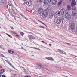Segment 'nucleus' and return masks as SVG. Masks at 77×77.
<instances>
[{"instance_id": "nucleus-33", "label": "nucleus", "mask_w": 77, "mask_h": 77, "mask_svg": "<svg viewBox=\"0 0 77 77\" xmlns=\"http://www.w3.org/2000/svg\"><path fill=\"white\" fill-rule=\"evenodd\" d=\"M6 35H7V36H9V37L11 38V35H9V34L6 33Z\"/></svg>"}, {"instance_id": "nucleus-43", "label": "nucleus", "mask_w": 77, "mask_h": 77, "mask_svg": "<svg viewBox=\"0 0 77 77\" xmlns=\"http://www.w3.org/2000/svg\"><path fill=\"white\" fill-rule=\"evenodd\" d=\"M34 48V49H37V48H35V47H33L32 48Z\"/></svg>"}, {"instance_id": "nucleus-11", "label": "nucleus", "mask_w": 77, "mask_h": 77, "mask_svg": "<svg viewBox=\"0 0 77 77\" xmlns=\"http://www.w3.org/2000/svg\"><path fill=\"white\" fill-rule=\"evenodd\" d=\"M38 12L39 14H41V13H42V12H43V9L41 8H40L38 10Z\"/></svg>"}, {"instance_id": "nucleus-58", "label": "nucleus", "mask_w": 77, "mask_h": 77, "mask_svg": "<svg viewBox=\"0 0 77 77\" xmlns=\"http://www.w3.org/2000/svg\"><path fill=\"white\" fill-rule=\"evenodd\" d=\"M32 34H33V33H32V32H30Z\"/></svg>"}, {"instance_id": "nucleus-25", "label": "nucleus", "mask_w": 77, "mask_h": 77, "mask_svg": "<svg viewBox=\"0 0 77 77\" xmlns=\"http://www.w3.org/2000/svg\"><path fill=\"white\" fill-rule=\"evenodd\" d=\"M57 15H59V14H60V12H57L55 13Z\"/></svg>"}, {"instance_id": "nucleus-53", "label": "nucleus", "mask_w": 77, "mask_h": 77, "mask_svg": "<svg viewBox=\"0 0 77 77\" xmlns=\"http://www.w3.org/2000/svg\"><path fill=\"white\" fill-rule=\"evenodd\" d=\"M24 2H25L26 0H22Z\"/></svg>"}, {"instance_id": "nucleus-12", "label": "nucleus", "mask_w": 77, "mask_h": 77, "mask_svg": "<svg viewBox=\"0 0 77 77\" xmlns=\"http://www.w3.org/2000/svg\"><path fill=\"white\" fill-rule=\"evenodd\" d=\"M32 4V1H28L26 2V5L28 6H30Z\"/></svg>"}, {"instance_id": "nucleus-21", "label": "nucleus", "mask_w": 77, "mask_h": 77, "mask_svg": "<svg viewBox=\"0 0 77 77\" xmlns=\"http://www.w3.org/2000/svg\"><path fill=\"white\" fill-rule=\"evenodd\" d=\"M0 71L2 72V73H3L4 72H5V69H1Z\"/></svg>"}, {"instance_id": "nucleus-37", "label": "nucleus", "mask_w": 77, "mask_h": 77, "mask_svg": "<svg viewBox=\"0 0 77 77\" xmlns=\"http://www.w3.org/2000/svg\"><path fill=\"white\" fill-rule=\"evenodd\" d=\"M2 77H6V76H5V75H2Z\"/></svg>"}, {"instance_id": "nucleus-8", "label": "nucleus", "mask_w": 77, "mask_h": 77, "mask_svg": "<svg viewBox=\"0 0 77 77\" xmlns=\"http://www.w3.org/2000/svg\"><path fill=\"white\" fill-rule=\"evenodd\" d=\"M8 11L11 14H15V12H14V10L13 9H11L10 8H9Z\"/></svg>"}, {"instance_id": "nucleus-9", "label": "nucleus", "mask_w": 77, "mask_h": 77, "mask_svg": "<svg viewBox=\"0 0 77 77\" xmlns=\"http://www.w3.org/2000/svg\"><path fill=\"white\" fill-rule=\"evenodd\" d=\"M74 23H71V25L70 26V28L71 30H73L74 29Z\"/></svg>"}, {"instance_id": "nucleus-17", "label": "nucleus", "mask_w": 77, "mask_h": 77, "mask_svg": "<svg viewBox=\"0 0 77 77\" xmlns=\"http://www.w3.org/2000/svg\"><path fill=\"white\" fill-rule=\"evenodd\" d=\"M67 8L68 11H70V10H71V5H67Z\"/></svg>"}, {"instance_id": "nucleus-20", "label": "nucleus", "mask_w": 77, "mask_h": 77, "mask_svg": "<svg viewBox=\"0 0 77 77\" xmlns=\"http://www.w3.org/2000/svg\"><path fill=\"white\" fill-rule=\"evenodd\" d=\"M43 2L42 0H38L37 2L38 3H41Z\"/></svg>"}, {"instance_id": "nucleus-63", "label": "nucleus", "mask_w": 77, "mask_h": 77, "mask_svg": "<svg viewBox=\"0 0 77 77\" xmlns=\"http://www.w3.org/2000/svg\"><path fill=\"white\" fill-rule=\"evenodd\" d=\"M22 67L23 68V67Z\"/></svg>"}, {"instance_id": "nucleus-15", "label": "nucleus", "mask_w": 77, "mask_h": 77, "mask_svg": "<svg viewBox=\"0 0 77 77\" xmlns=\"http://www.w3.org/2000/svg\"><path fill=\"white\" fill-rule=\"evenodd\" d=\"M56 3H57V0H52V5H56Z\"/></svg>"}, {"instance_id": "nucleus-2", "label": "nucleus", "mask_w": 77, "mask_h": 77, "mask_svg": "<svg viewBox=\"0 0 77 77\" xmlns=\"http://www.w3.org/2000/svg\"><path fill=\"white\" fill-rule=\"evenodd\" d=\"M48 15V13L45 11H44L40 15V17L43 18H46Z\"/></svg>"}, {"instance_id": "nucleus-32", "label": "nucleus", "mask_w": 77, "mask_h": 77, "mask_svg": "<svg viewBox=\"0 0 77 77\" xmlns=\"http://www.w3.org/2000/svg\"><path fill=\"white\" fill-rule=\"evenodd\" d=\"M8 53H11V54H12V53H11V50H9L8 51Z\"/></svg>"}, {"instance_id": "nucleus-52", "label": "nucleus", "mask_w": 77, "mask_h": 77, "mask_svg": "<svg viewBox=\"0 0 77 77\" xmlns=\"http://www.w3.org/2000/svg\"><path fill=\"white\" fill-rule=\"evenodd\" d=\"M2 73H3L2 72H0V74H2Z\"/></svg>"}, {"instance_id": "nucleus-51", "label": "nucleus", "mask_w": 77, "mask_h": 77, "mask_svg": "<svg viewBox=\"0 0 77 77\" xmlns=\"http://www.w3.org/2000/svg\"><path fill=\"white\" fill-rule=\"evenodd\" d=\"M42 42H43V43H44V41H42Z\"/></svg>"}, {"instance_id": "nucleus-54", "label": "nucleus", "mask_w": 77, "mask_h": 77, "mask_svg": "<svg viewBox=\"0 0 77 77\" xmlns=\"http://www.w3.org/2000/svg\"><path fill=\"white\" fill-rule=\"evenodd\" d=\"M21 49H23V47H21Z\"/></svg>"}, {"instance_id": "nucleus-31", "label": "nucleus", "mask_w": 77, "mask_h": 77, "mask_svg": "<svg viewBox=\"0 0 77 77\" xmlns=\"http://www.w3.org/2000/svg\"><path fill=\"white\" fill-rule=\"evenodd\" d=\"M72 9L73 10H75L76 9V8H75V7H73L72 8Z\"/></svg>"}, {"instance_id": "nucleus-55", "label": "nucleus", "mask_w": 77, "mask_h": 77, "mask_svg": "<svg viewBox=\"0 0 77 77\" xmlns=\"http://www.w3.org/2000/svg\"><path fill=\"white\" fill-rule=\"evenodd\" d=\"M49 40H50L51 41H53V42H54V41H53L52 40H50V39H49Z\"/></svg>"}, {"instance_id": "nucleus-45", "label": "nucleus", "mask_w": 77, "mask_h": 77, "mask_svg": "<svg viewBox=\"0 0 77 77\" xmlns=\"http://www.w3.org/2000/svg\"><path fill=\"white\" fill-rule=\"evenodd\" d=\"M20 15H21V16H22V17H23V16H24V15H23V14H20Z\"/></svg>"}, {"instance_id": "nucleus-35", "label": "nucleus", "mask_w": 77, "mask_h": 77, "mask_svg": "<svg viewBox=\"0 0 77 77\" xmlns=\"http://www.w3.org/2000/svg\"><path fill=\"white\" fill-rule=\"evenodd\" d=\"M25 73H26V74H28V72H27V71H25Z\"/></svg>"}, {"instance_id": "nucleus-39", "label": "nucleus", "mask_w": 77, "mask_h": 77, "mask_svg": "<svg viewBox=\"0 0 77 77\" xmlns=\"http://www.w3.org/2000/svg\"><path fill=\"white\" fill-rule=\"evenodd\" d=\"M42 23L43 24H44V25H45V26H46V25L44 24V23L43 22H42Z\"/></svg>"}, {"instance_id": "nucleus-10", "label": "nucleus", "mask_w": 77, "mask_h": 77, "mask_svg": "<svg viewBox=\"0 0 77 77\" xmlns=\"http://www.w3.org/2000/svg\"><path fill=\"white\" fill-rule=\"evenodd\" d=\"M29 39H36V38L32 35L29 36Z\"/></svg>"}, {"instance_id": "nucleus-60", "label": "nucleus", "mask_w": 77, "mask_h": 77, "mask_svg": "<svg viewBox=\"0 0 77 77\" xmlns=\"http://www.w3.org/2000/svg\"><path fill=\"white\" fill-rule=\"evenodd\" d=\"M75 57H77V56H75Z\"/></svg>"}, {"instance_id": "nucleus-40", "label": "nucleus", "mask_w": 77, "mask_h": 77, "mask_svg": "<svg viewBox=\"0 0 77 77\" xmlns=\"http://www.w3.org/2000/svg\"><path fill=\"white\" fill-rule=\"evenodd\" d=\"M66 44H68V45H71V44L70 43H66Z\"/></svg>"}, {"instance_id": "nucleus-57", "label": "nucleus", "mask_w": 77, "mask_h": 77, "mask_svg": "<svg viewBox=\"0 0 77 77\" xmlns=\"http://www.w3.org/2000/svg\"><path fill=\"white\" fill-rule=\"evenodd\" d=\"M0 68H2V66H0Z\"/></svg>"}, {"instance_id": "nucleus-1", "label": "nucleus", "mask_w": 77, "mask_h": 77, "mask_svg": "<svg viewBox=\"0 0 77 77\" xmlns=\"http://www.w3.org/2000/svg\"><path fill=\"white\" fill-rule=\"evenodd\" d=\"M64 20V18L61 17L59 18H58L57 19V23L58 24H60L61 23V22L62 23H63L64 21L63 20Z\"/></svg>"}, {"instance_id": "nucleus-19", "label": "nucleus", "mask_w": 77, "mask_h": 77, "mask_svg": "<svg viewBox=\"0 0 77 77\" xmlns=\"http://www.w3.org/2000/svg\"><path fill=\"white\" fill-rule=\"evenodd\" d=\"M63 3L62 1L61 0L58 3V6H61V5H62Z\"/></svg>"}, {"instance_id": "nucleus-59", "label": "nucleus", "mask_w": 77, "mask_h": 77, "mask_svg": "<svg viewBox=\"0 0 77 77\" xmlns=\"http://www.w3.org/2000/svg\"><path fill=\"white\" fill-rule=\"evenodd\" d=\"M45 66H46V67H47V66L45 65Z\"/></svg>"}, {"instance_id": "nucleus-50", "label": "nucleus", "mask_w": 77, "mask_h": 77, "mask_svg": "<svg viewBox=\"0 0 77 77\" xmlns=\"http://www.w3.org/2000/svg\"><path fill=\"white\" fill-rule=\"evenodd\" d=\"M25 19H26V20H28V19H27V18L25 17Z\"/></svg>"}, {"instance_id": "nucleus-61", "label": "nucleus", "mask_w": 77, "mask_h": 77, "mask_svg": "<svg viewBox=\"0 0 77 77\" xmlns=\"http://www.w3.org/2000/svg\"><path fill=\"white\" fill-rule=\"evenodd\" d=\"M71 0H70V1H71Z\"/></svg>"}, {"instance_id": "nucleus-62", "label": "nucleus", "mask_w": 77, "mask_h": 77, "mask_svg": "<svg viewBox=\"0 0 77 77\" xmlns=\"http://www.w3.org/2000/svg\"><path fill=\"white\" fill-rule=\"evenodd\" d=\"M39 77H41V76H39Z\"/></svg>"}, {"instance_id": "nucleus-34", "label": "nucleus", "mask_w": 77, "mask_h": 77, "mask_svg": "<svg viewBox=\"0 0 77 77\" xmlns=\"http://www.w3.org/2000/svg\"><path fill=\"white\" fill-rule=\"evenodd\" d=\"M0 48H3V47L2 46L0 45Z\"/></svg>"}, {"instance_id": "nucleus-27", "label": "nucleus", "mask_w": 77, "mask_h": 77, "mask_svg": "<svg viewBox=\"0 0 77 77\" xmlns=\"http://www.w3.org/2000/svg\"><path fill=\"white\" fill-rule=\"evenodd\" d=\"M11 33L13 34H17V33H16L15 32L13 31H11Z\"/></svg>"}, {"instance_id": "nucleus-44", "label": "nucleus", "mask_w": 77, "mask_h": 77, "mask_svg": "<svg viewBox=\"0 0 77 77\" xmlns=\"http://www.w3.org/2000/svg\"><path fill=\"white\" fill-rule=\"evenodd\" d=\"M11 29H12V30H14V28H13V27H11Z\"/></svg>"}, {"instance_id": "nucleus-49", "label": "nucleus", "mask_w": 77, "mask_h": 77, "mask_svg": "<svg viewBox=\"0 0 77 77\" xmlns=\"http://www.w3.org/2000/svg\"><path fill=\"white\" fill-rule=\"evenodd\" d=\"M51 44H49V45H50V46H51Z\"/></svg>"}, {"instance_id": "nucleus-28", "label": "nucleus", "mask_w": 77, "mask_h": 77, "mask_svg": "<svg viewBox=\"0 0 77 77\" xmlns=\"http://www.w3.org/2000/svg\"><path fill=\"white\" fill-rule=\"evenodd\" d=\"M0 56H2V57H5L3 55V54H0Z\"/></svg>"}, {"instance_id": "nucleus-38", "label": "nucleus", "mask_w": 77, "mask_h": 77, "mask_svg": "<svg viewBox=\"0 0 77 77\" xmlns=\"http://www.w3.org/2000/svg\"><path fill=\"white\" fill-rule=\"evenodd\" d=\"M6 62H7L8 63H9L10 62L9 61H8L7 60H6Z\"/></svg>"}, {"instance_id": "nucleus-36", "label": "nucleus", "mask_w": 77, "mask_h": 77, "mask_svg": "<svg viewBox=\"0 0 77 77\" xmlns=\"http://www.w3.org/2000/svg\"><path fill=\"white\" fill-rule=\"evenodd\" d=\"M24 77H32L30 76H29L26 75V76H24Z\"/></svg>"}, {"instance_id": "nucleus-41", "label": "nucleus", "mask_w": 77, "mask_h": 77, "mask_svg": "<svg viewBox=\"0 0 77 77\" xmlns=\"http://www.w3.org/2000/svg\"><path fill=\"white\" fill-rule=\"evenodd\" d=\"M8 63L11 65V66H12V64H11V63L10 62L9 63Z\"/></svg>"}, {"instance_id": "nucleus-4", "label": "nucleus", "mask_w": 77, "mask_h": 77, "mask_svg": "<svg viewBox=\"0 0 77 77\" xmlns=\"http://www.w3.org/2000/svg\"><path fill=\"white\" fill-rule=\"evenodd\" d=\"M67 13L66 10L64 8H62L60 10V13L62 15H63L64 14L65 15Z\"/></svg>"}, {"instance_id": "nucleus-24", "label": "nucleus", "mask_w": 77, "mask_h": 77, "mask_svg": "<svg viewBox=\"0 0 77 77\" xmlns=\"http://www.w3.org/2000/svg\"><path fill=\"white\" fill-rule=\"evenodd\" d=\"M8 4L9 6H12V3H11V2H8Z\"/></svg>"}, {"instance_id": "nucleus-26", "label": "nucleus", "mask_w": 77, "mask_h": 77, "mask_svg": "<svg viewBox=\"0 0 77 77\" xmlns=\"http://www.w3.org/2000/svg\"><path fill=\"white\" fill-rule=\"evenodd\" d=\"M62 53L63 54H66V53L65 52L63 51H63H62Z\"/></svg>"}, {"instance_id": "nucleus-42", "label": "nucleus", "mask_w": 77, "mask_h": 77, "mask_svg": "<svg viewBox=\"0 0 77 77\" xmlns=\"http://www.w3.org/2000/svg\"><path fill=\"white\" fill-rule=\"evenodd\" d=\"M23 34H24V33H23V32H21L20 33L21 35H23Z\"/></svg>"}, {"instance_id": "nucleus-5", "label": "nucleus", "mask_w": 77, "mask_h": 77, "mask_svg": "<svg viewBox=\"0 0 77 77\" xmlns=\"http://www.w3.org/2000/svg\"><path fill=\"white\" fill-rule=\"evenodd\" d=\"M65 15L66 16L65 18L66 19H68V20H71V14H68L67 12L65 14Z\"/></svg>"}, {"instance_id": "nucleus-22", "label": "nucleus", "mask_w": 77, "mask_h": 77, "mask_svg": "<svg viewBox=\"0 0 77 77\" xmlns=\"http://www.w3.org/2000/svg\"><path fill=\"white\" fill-rule=\"evenodd\" d=\"M14 15L16 17H17V18H19L20 17V16H19V15L18 14H14Z\"/></svg>"}, {"instance_id": "nucleus-29", "label": "nucleus", "mask_w": 77, "mask_h": 77, "mask_svg": "<svg viewBox=\"0 0 77 77\" xmlns=\"http://www.w3.org/2000/svg\"><path fill=\"white\" fill-rule=\"evenodd\" d=\"M14 76L15 77H19V75H14Z\"/></svg>"}, {"instance_id": "nucleus-18", "label": "nucleus", "mask_w": 77, "mask_h": 77, "mask_svg": "<svg viewBox=\"0 0 77 77\" xmlns=\"http://www.w3.org/2000/svg\"><path fill=\"white\" fill-rule=\"evenodd\" d=\"M5 3V1L4 0H0V5L2 4H4Z\"/></svg>"}, {"instance_id": "nucleus-13", "label": "nucleus", "mask_w": 77, "mask_h": 77, "mask_svg": "<svg viewBox=\"0 0 77 77\" xmlns=\"http://www.w3.org/2000/svg\"><path fill=\"white\" fill-rule=\"evenodd\" d=\"M72 15L73 17V16H75V15L77 16V13H76L75 11H73L72 12Z\"/></svg>"}, {"instance_id": "nucleus-48", "label": "nucleus", "mask_w": 77, "mask_h": 77, "mask_svg": "<svg viewBox=\"0 0 77 77\" xmlns=\"http://www.w3.org/2000/svg\"><path fill=\"white\" fill-rule=\"evenodd\" d=\"M37 50H40V49L38 48H37Z\"/></svg>"}, {"instance_id": "nucleus-16", "label": "nucleus", "mask_w": 77, "mask_h": 77, "mask_svg": "<svg viewBox=\"0 0 77 77\" xmlns=\"http://www.w3.org/2000/svg\"><path fill=\"white\" fill-rule=\"evenodd\" d=\"M53 13H51L49 14V18H50V19H52V18H53Z\"/></svg>"}, {"instance_id": "nucleus-46", "label": "nucleus", "mask_w": 77, "mask_h": 77, "mask_svg": "<svg viewBox=\"0 0 77 77\" xmlns=\"http://www.w3.org/2000/svg\"><path fill=\"white\" fill-rule=\"evenodd\" d=\"M12 53H14V51H12Z\"/></svg>"}, {"instance_id": "nucleus-23", "label": "nucleus", "mask_w": 77, "mask_h": 77, "mask_svg": "<svg viewBox=\"0 0 77 77\" xmlns=\"http://www.w3.org/2000/svg\"><path fill=\"white\" fill-rule=\"evenodd\" d=\"M63 51V50H61L60 49H59L58 50V52H59V53H62Z\"/></svg>"}, {"instance_id": "nucleus-47", "label": "nucleus", "mask_w": 77, "mask_h": 77, "mask_svg": "<svg viewBox=\"0 0 77 77\" xmlns=\"http://www.w3.org/2000/svg\"><path fill=\"white\" fill-rule=\"evenodd\" d=\"M16 36L17 37H19V35H16Z\"/></svg>"}, {"instance_id": "nucleus-30", "label": "nucleus", "mask_w": 77, "mask_h": 77, "mask_svg": "<svg viewBox=\"0 0 77 77\" xmlns=\"http://www.w3.org/2000/svg\"><path fill=\"white\" fill-rule=\"evenodd\" d=\"M39 27L40 28H42V29H45L44 27L42 26H40Z\"/></svg>"}, {"instance_id": "nucleus-7", "label": "nucleus", "mask_w": 77, "mask_h": 77, "mask_svg": "<svg viewBox=\"0 0 77 77\" xmlns=\"http://www.w3.org/2000/svg\"><path fill=\"white\" fill-rule=\"evenodd\" d=\"M76 5V2L75 0H72V2L71 6L72 7H73L74 6H75Z\"/></svg>"}, {"instance_id": "nucleus-6", "label": "nucleus", "mask_w": 77, "mask_h": 77, "mask_svg": "<svg viewBox=\"0 0 77 77\" xmlns=\"http://www.w3.org/2000/svg\"><path fill=\"white\" fill-rule=\"evenodd\" d=\"M43 3L44 5L45 6L47 5H48V3H49V0H44Z\"/></svg>"}, {"instance_id": "nucleus-3", "label": "nucleus", "mask_w": 77, "mask_h": 77, "mask_svg": "<svg viewBox=\"0 0 77 77\" xmlns=\"http://www.w3.org/2000/svg\"><path fill=\"white\" fill-rule=\"evenodd\" d=\"M36 64L37 66H38L39 68H42V69H43L44 70H45V69L44 67V65L41 64V63H36Z\"/></svg>"}, {"instance_id": "nucleus-14", "label": "nucleus", "mask_w": 77, "mask_h": 77, "mask_svg": "<svg viewBox=\"0 0 77 77\" xmlns=\"http://www.w3.org/2000/svg\"><path fill=\"white\" fill-rule=\"evenodd\" d=\"M46 59H48L49 60H52V61H53L54 60V59L53 58L51 57H46Z\"/></svg>"}, {"instance_id": "nucleus-56", "label": "nucleus", "mask_w": 77, "mask_h": 77, "mask_svg": "<svg viewBox=\"0 0 77 77\" xmlns=\"http://www.w3.org/2000/svg\"><path fill=\"white\" fill-rule=\"evenodd\" d=\"M51 0H50V2H51Z\"/></svg>"}]
</instances>
